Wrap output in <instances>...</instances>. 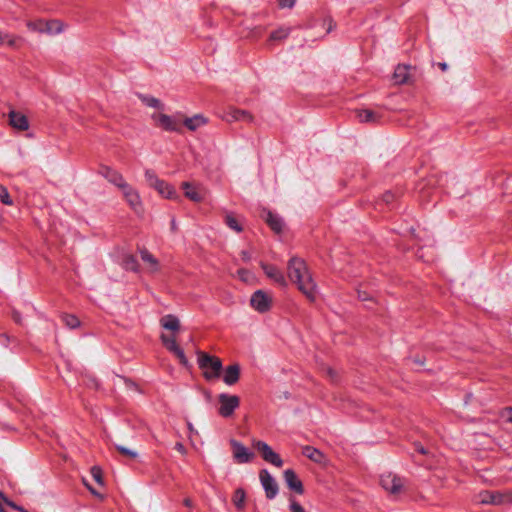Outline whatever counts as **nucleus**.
<instances>
[{
  "mask_svg": "<svg viewBox=\"0 0 512 512\" xmlns=\"http://www.w3.org/2000/svg\"><path fill=\"white\" fill-rule=\"evenodd\" d=\"M287 274L289 279L297 285L298 289L307 297L308 300H315L316 285L304 260L292 257L288 262Z\"/></svg>",
  "mask_w": 512,
  "mask_h": 512,
  "instance_id": "nucleus-1",
  "label": "nucleus"
},
{
  "mask_svg": "<svg viewBox=\"0 0 512 512\" xmlns=\"http://www.w3.org/2000/svg\"><path fill=\"white\" fill-rule=\"evenodd\" d=\"M197 362L199 368L203 370V375L207 380L216 379L220 376L223 368L220 358L203 351H198Z\"/></svg>",
  "mask_w": 512,
  "mask_h": 512,
  "instance_id": "nucleus-2",
  "label": "nucleus"
},
{
  "mask_svg": "<svg viewBox=\"0 0 512 512\" xmlns=\"http://www.w3.org/2000/svg\"><path fill=\"white\" fill-rule=\"evenodd\" d=\"M145 180L148 185L154 188L160 195L168 199H177L178 194L175 189L162 179H159L154 171H145Z\"/></svg>",
  "mask_w": 512,
  "mask_h": 512,
  "instance_id": "nucleus-3",
  "label": "nucleus"
},
{
  "mask_svg": "<svg viewBox=\"0 0 512 512\" xmlns=\"http://www.w3.org/2000/svg\"><path fill=\"white\" fill-rule=\"evenodd\" d=\"M152 120L154 121L157 127L168 131V132H182V127L180 123V115L178 116H169L164 113H153L151 115Z\"/></svg>",
  "mask_w": 512,
  "mask_h": 512,
  "instance_id": "nucleus-4",
  "label": "nucleus"
},
{
  "mask_svg": "<svg viewBox=\"0 0 512 512\" xmlns=\"http://www.w3.org/2000/svg\"><path fill=\"white\" fill-rule=\"evenodd\" d=\"M481 504L505 505L512 503V491H483L479 494Z\"/></svg>",
  "mask_w": 512,
  "mask_h": 512,
  "instance_id": "nucleus-5",
  "label": "nucleus"
},
{
  "mask_svg": "<svg viewBox=\"0 0 512 512\" xmlns=\"http://www.w3.org/2000/svg\"><path fill=\"white\" fill-rule=\"evenodd\" d=\"M218 412L222 417L228 418L233 415L235 409L240 405V398L236 395L222 393L218 396Z\"/></svg>",
  "mask_w": 512,
  "mask_h": 512,
  "instance_id": "nucleus-6",
  "label": "nucleus"
},
{
  "mask_svg": "<svg viewBox=\"0 0 512 512\" xmlns=\"http://www.w3.org/2000/svg\"><path fill=\"white\" fill-rule=\"evenodd\" d=\"M416 78V68L410 65H398L392 75V81L395 85L411 84Z\"/></svg>",
  "mask_w": 512,
  "mask_h": 512,
  "instance_id": "nucleus-7",
  "label": "nucleus"
},
{
  "mask_svg": "<svg viewBox=\"0 0 512 512\" xmlns=\"http://www.w3.org/2000/svg\"><path fill=\"white\" fill-rule=\"evenodd\" d=\"M254 448L260 453L261 457L268 463L280 468L283 461L280 456L272 450V448L265 442L257 440L253 442Z\"/></svg>",
  "mask_w": 512,
  "mask_h": 512,
  "instance_id": "nucleus-8",
  "label": "nucleus"
},
{
  "mask_svg": "<svg viewBox=\"0 0 512 512\" xmlns=\"http://www.w3.org/2000/svg\"><path fill=\"white\" fill-rule=\"evenodd\" d=\"M259 478L265 490L266 497L268 499L275 498L279 490L276 480L271 476V474L266 469L260 471Z\"/></svg>",
  "mask_w": 512,
  "mask_h": 512,
  "instance_id": "nucleus-9",
  "label": "nucleus"
},
{
  "mask_svg": "<svg viewBox=\"0 0 512 512\" xmlns=\"http://www.w3.org/2000/svg\"><path fill=\"white\" fill-rule=\"evenodd\" d=\"M272 298L262 290L253 293L250 299L251 306L258 312H266L271 305Z\"/></svg>",
  "mask_w": 512,
  "mask_h": 512,
  "instance_id": "nucleus-10",
  "label": "nucleus"
},
{
  "mask_svg": "<svg viewBox=\"0 0 512 512\" xmlns=\"http://www.w3.org/2000/svg\"><path fill=\"white\" fill-rule=\"evenodd\" d=\"M232 452H233V458L237 463H248L250 462L254 454L241 444L240 442L236 440L230 441Z\"/></svg>",
  "mask_w": 512,
  "mask_h": 512,
  "instance_id": "nucleus-11",
  "label": "nucleus"
},
{
  "mask_svg": "<svg viewBox=\"0 0 512 512\" xmlns=\"http://www.w3.org/2000/svg\"><path fill=\"white\" fill-rule=\"evenodd\" d=\"M406 480L397 475H393L391 480V486L386 487V496H389L393 500L399 499V497L406 491Z\"/></svg>",
  "mask_w": 512,
  "mask_h": 512,
  "instance_id": "nucleus-12",
  "label": "nucleus"
},
{
  "mask_svg": "<svg viewBox=\"0 0 512 512\" xmlns=\"http://www.w3.org/2000/svg\"><path fill=\"white\" fill-rule=\"evenodd\" d=\"M99 172L105 179H107L110 183L116 185L120 189H122L123 186L127 184L122 174L108 166H102Z\"/></svg>",
  "mask_w": 512,
  "mask_h": 512,
  "instance_id": "nucleus-13",
  "label": "nucleus"
},
{
  "mask_svg": "<svg viewBox=\"0 0 512 512\" xmlns=\"http://www.w3.org/2000/svg\"><path fill=\"white\" fill-rule=\"evenodd\" d=\"M123 196L135 212L141 211V201L139 194L128 183L121 189Z\"/></svg>",
  "mask_w": 512,
  "mask_h": 512,
  "instance_id": "nucleus-14",
  "label": "nucleus"
},
{
  "mask_svg": "<svg viewBox=\"0 0 512 512\" xmlns=\"http://www.w3.org/2000/svg\"><path fill=\"white\" fill-rule=\"evenodd\" d=\"M283 477L290 490H293L297 494H303V484L292 469L285 470L283 472Z\"/></svg>",
  "mask_w": 512,
  "mask_h": 512,
  "instance_id": "nucleus-15",
  "label": "nucleus"
},
{
  "mask_svg": "<svg viewBox=\"0 0 512 512\" xmlns=\"http://www.w3.org/2000/svg\"><path fill=\"white\" fill-rule=\"evenodd\" d=\"M9 124L18 130L25 131L29 128V123L25 115L17 111H10L8 114Z\"/></svg>",
  "mask_w": 512,
  "mask_h": 512,
  "instance_id": "nucleus-16",
  "label": "nucleus"
},
{
  "mask_svg": "<svg viewBox=\"0 0 512 512\" xmlns=\"http://www.w3.org/2000/svg\"><path fill=\"white\" fill-rule=\"evenodd\" d=\"M181 186L185 196L191 201L201 202L203 200L204 195L200 187H196L190 182H183Z\"/></svg>",
  "mask_w": 512,
  "mask_h": 512,
  "instance_id": "nucleus-17",
  "label": "nucleus"
},
{
  "mask_svg": "<svg viewBox=\"0 0 512 512\" xmlns=\"http://www.w3.org/2000/svg\"><path fill=\"white\" fill-rule=\"evenodd\" d=\"M262 269L270 279L274 280L279 285H287V281L283 273L277 267L268 264H262Z\"/></svg>",
  "mask_w": 512,
  "mask_h": 512,
  "instance_id": "nucleus-18",
  "label": "nucleus"
},
{
  "mask_svg": "<svg viewBox=\"0 0 512 512\" xmlns=\"http://www.w3.org/2000/svg\"><path fill=\"white\" fill-rule=\"evenodd\" d=\"M140 256L142 261L147 264L149 273H156L160 270L159 261L147 249H141Z\"/></svg>",
  "mask_w": 512,
  "mask_h": 512,
  "instance_id": "nucleus-19",
  "label": "nucleus"
},
{
  "mask_svg": "<svg viewBox=\"0 0 512 512\" xmlns=\"http://www.w3.org/2000/svg\"><path fill=\"white\" fill-rule=\"evenodd\" d=\"M253 117L252 115L245 111V110H240V109H236V108H231L228 112H227V115H226V120L227 121H245V122H250L252 121Z\"/></svg>",
  "mask_w": 512,
  "mask_h": 512,
  "instance_id": "nucleus-20",
  "label": "nucleus"
},
{
  "mask_svg": "<svg viewBox=\"0 0 512 512\" xmlns=\"http://www.w3.org/2000/svg\"><path fill=\"white\" fill-rule=\"evenodd\" d=\"M239 376L240 366L238 364H232L226 368L223 380L227 385H233L239 380Z\"/></svg>",
  "mask_w": 512,
  "mask_h": 512,
  "instance_id": "nucleus-21",
  "label": "nucleus"
},
{
  "mask_svg": "<svg viewBox=\"0 0 512 512\" xmlns=\"http://www.w3.org/2000/svg\"><path fill=\"white\" fill-rule=\"evenodd\" d=\"M302 454L315 463L321 464L325 460L324 454L320 450H318L312 446L303 447Z\"/></svg>",
  "mask_w": 512,
  "mask_h": 512,
  "instance_id": "nucleus-22",
  "label": "nucleus"
},
{
  "mask_svg": "<svg viewBox=\"0 0 512 512\" xmlns=\"http://www.w3.org/2000/svg\"><path fill=\"white\" fill-rule=\"evenodd\" d=\"M355 113L358 121L361 123H374L380 118V115H376L370 109H359Z\"/></svg>",
  "mask_w": 512,
  "mask_h": 512,
  "instance_id": "nucleus-23",
  "label": "nucleus"
},
{
  "mask_svg": "<svg viewBox=\"0 0 512 512\" xmlns=\"http://www.w3.org/2000/svg\"><path fill=\"white\" fill-rule=\"evenodd\" d=\"M206 123L205 118L202 115H195L193 117H187L183 120V124L190 131H195L199 127L203 126Z\"/></svg>",
  "mask_w": 512,
  "mask_h": 512,
  "instance_id": "nucleus-24",
  "label": "nucleus"
},
{
  "mask_svg": "<svg viewBox=\"0 0 512 512\" xmlns=\"http://www.w3.org/2000/svg\"><path fill=\"white\" fill-rule=\"evenodd\" d=\"M161 325L167 330L176 331L180 327V322L175 316L166 315L161 319Z\"/></svg>",
  "mask_w": 512,
  "mask_h": 512,
  "instance_id": "nucleus-25",
  "label": "nucleus"
},
{
  "mask_svg": "<svg viewBox=\"0 0 512 512\" xmlns=\"http://www.w3.org/2000/svg\"><path fill=\"white\" fill-rule=\"evenodd\" d=\"M64 25L59 20H50L45 24V33L48 35H56L63 31Z\"/></svg>",
  "mask_w": 512,
  "mask_h": 512,
  "instance_id": "nucleus-26",
  "label": "nucleus"
},
{
  "mask_svg": "<svg viewBox=\"0 0 512 512\" xmlns=\"http://www.w3.org/2000/svg\"><path fill=\"white\" fill-rule=\"evenodd\" d=\"M139 99L143 104H145L148 107H152L158 110H164V104L157 98L148 96V95H139Z\"/></svg>",
  "mask_w": 512,
  "mask_h": 512,
  "instance_id": "nucleus-27",
  "label": "nucleus"
},
{
  "mask_svg": "<svg viewBox=\"0 0 512 512\" xmlns=\"http://www.w3.org/2000/svg\"><path fill=\"white\" fill-rule=\"evenodd\" d=\"M246 494L242 488H238L235 490L232 502L238 510H243L245 507Z\"/></svg>",
  "mask_w": 512,
  "mask_h": 512,
  "instance_id": "nucleus-28",
  "label": "nucleus"
},
{
  "mask_svg": "<svg viewBox=\"0 0 512 512\" xmlns=\"http://www.w3.org/2000/svg\"><path fill=\"white\" fill-rule=\"evenodd\" d=\"M265 220L273 231L276 233L281 232L282 221L277 215H274L272 212H268Z\"/></svg>",
  "mask_w": 512,
  "mask_h": 512,
  "instance_id": "nucleus-29",
  "label": "nucleus"
},
{
  "mask_svg": "<svg viewBox=\"0 0 512 512\" xmlns=\"http://www.w3.org/2000/svg\"><path fill=\"white\" fill-rule=\"evenodd\" d=\"M225 224L232 230H234L235 232L237 233H240L243 229H242V226L241 224L238 222L237 218L232 215V214H229L227 213L225 215Z\"/></svg>",
  "mask_w": 512,
  "mask_h": 512,
  "instance_id": "nucleus-30",
  "label": "nucleus"
},
{
  "mask_svg": "<svg viewBox=\"0 0 512 512\" xmlns=\"http://www.w3.org/2000/svg\"><path fill=\"white\" fill-rule=\"evenodd\" d=\"M123 265L127 270L138 271L139 265L134 255L127 254L123 257Z\"/></svg>",
  "mask_w": 512,
  "mask_h": 512,
  "instance_id": "nucleus-31",
  "label": "nucleus"
},
{
  "mask_svg": "<svg viewBox=\"0 0 512 512\" xmlns=\"http://www.w3.org/2000/svg\"><path fill=\"white\" fill-rule=\"evenodd\" d=\"M161 340H162L164 346L172 353L179 348L174 336H168L166 334H162Z\"/></svg>",
  "mask_w": 512,
  "mask_h": 512,
  "instance_id": "nucleus-32",
  "label": "nucleus"
},
{
  "mask_svg": "<svg viewBox=\"0 0 512 512\" xmlns=\"http://www.w3.org/2000/svg\"><path fill=\"white\" fill-rule=\"evenodd\" d=\"M45 24H46V22L44 20L38 19L35 21H28L27 27L31 31L45 33Z\"/></svg>",
  "mask_w": 512,
  "mask_h": 512,
  "instance_id": "nucleus-33",
  "label": "nucleus"
},
{
  "mask_svg": "<svg viewBox=\"0 0 512 512\" xmlns=\"http://www.w3.org/2000/svg\"><path fill=\"white\" fill-rule=\"evenodd\" d=\"M61 318L63 323L70 329H74L80 325V321L74 315L63 314Z\"/></svg>",
  "mask_w": 512,
  "mask_h": 512,
  "instance_id": "nucleus-34",
  "label": "nucleus"
},
{
  "mask_svg": "<svg viewBox=\"0 0 512 512\" xmlns=\"http://www.w3.org/2000/svg\"><path fill=\"white\" fill-rule=\"evenodd\" d=\"M115 448L121 455H123L127 458L134 459L138 456V453L136 451H134L124 445L116 444Z\"/></svg>",
  "mask_w": 512,
  "mask_h": 512,
  "instance_id": "nucleus-35",
  "label": "nucleus"
},
{
  "mask_svg": "<svg viewBox=\"0 0 512 512\" xmlns=\"http://www.w3.org/2000/svg\"><path fill=\"white\" fill-rule=\"evenodd\" d=\"M289 33H290L289 28H280L271 33L270 40H272V41L282 40V39L286 38L289 35Z\"/></svg>",
  "mask_w": 512,
  "mask_h": 512,
  "instance_id": "nucleus-36",
  "label": "nucleus"
},
{
  "mask_svg": "<svg viewBox=\"0 0 512 512\" xmlns=\"http://www.w3.org/2000/svg\"><path fill=\"white\" fill-rule=\"evenodd\" d=\"M0 201L5 205H12L13 201L6 187L0 185Z\"/></svg>",
  "mask_w": 512,
  "mask_h": 512,
  "instance_id": "nucleus-37",
  "label": "nucleus"
},
{
  "mask_svg": "<svg viewBox=\"0 0 512 512\" xmlns=\"http://www.w3.org/2000/svg\"><path fill=\"white\" fill-rule=\"evenodd\" d=\"M5 42L9 46L14 47L15 44H16V39L13 36L9 35V34H5V33L0 32V44H3Z\"/></svg>",
  "mask_w": 512,
  "mask_h": 512,
  "instance_id": "nucleus-38",
  "label": "nucleus"
},
{
  "mask_svg": "<svg viewBox=\"0 0 512 512\" xmlns=\"http://www.w3.org/2000/svg\"><path fill=\"white\" fill-rule=\"evenodd\" d=\"M91 475L93 477V479L98 483V484H103V477H102V471L99 467H92L91 469Z\"/></svg>",
  "mask_w": 512,
  "mask_h": 512,
  "instance_id": "nucleus-39",
  "label": "nucleus"
},
{
  "mask_svg": "<svg viewBox=\"0 0 512 512\" xmlns=\"http://www.w3.org/2000/svg\"><path fill=\"white\" fill-rule=\"evenodd\" d=\"M173 354L178 358L179 362L183 366H188V360L183 352V350L179 347L177 350L173 352Z\"/></svg>",
  "mask_w": 512,
  "mask_h": 512,
  "instance_id": "nucleus-40",
  "label": "nucleus"
},
{
  "mask_svg": "<svg viewBox=\"0 0 512 512\" xmlns=\"http://www.w3.org/2000/svg\"><path fill=\"white\" fill-rule=\"evenodd\" d=\"M290 510L291 512H305L303 507L296 501H291Z\"/></svg>",
  "mask_w": 512,
  "mask_h": 512,
  "instance_id": "nucleus-41",
  "label": "nucleus"
},
{
  "mask_svg": "<svg viewBox=\"0 0 512 512\" xmlns=\"http://www.w3.org/2000/svg\"><path fill=\"white\" fill-rule=\"evenodd\" d=\"M296 0H279V6L281 8H292Z\"/></svg>",
  "mask_w": 512,
  "mask_h": 512,
  "instance_id": "nucleus-42",
  "label": "nucleus"
},
{
  "mask_svg": "<svg viewBox=\"0 0 512 512\" xmlns=\"http://www.w3.org/2000/svg\"><path fill=\"white\" fill-rule=\"evenodd\" d=\"M238 274H239V277L241 278L242 281L244 282H248L249 281V278H250V272L245 270V269H241L238 271Z\"/></svg>",
  "mask_w": 512,
  "mask_h": 512,
  "instance_id": "nucleus-43",
  "label": "nucleus"
},
{
  "mask_svg": "<svg viewBox=\"0 0 512 512\" xmlns=\"http://www.w3.org/2000/svg\"><path fill=\"white\" fill-rule=\"evenodd\" d=\"M358 298L361 301H370V302H372V298L370 297V295L366 291H358Z\"/></svg>",
  "mask_w": 512,
  "mask_h": 512,
  "instance_id": "nucleus-44",
  "label": "nucleus"
},
{
  "mask_svg": "<svg viewBox=\"0 0 512 512\" xmlns=\"http://www.w3.org/2000/svg\"><path fill=\"white\" fill-rule=\"evenodd\" d=\"M4 502L10 506L11 508L15 509V510H19L21 512H27L25 509H23L22 507L18 506L17 504H15L14 502L12 501H9L7 499L4 498Z\"/></svg>",
  "mask_w": 512,
  "mask_h": 512,
  "instance_id": "nucleus-45",
  "label": "nucleus"
},
{
  "mask_svg": "<svg viewBox=\"0 0 512 512\" xmlns=\"http://www.w3.org/2000/svg\"><path fill=\"white\" fill-rule=\"evenodd\" d=\"M503 416L506 418L508 422L512 423V408H506Z\"/></svg>",
  "mask_w": 512,
  "mask_h": 512,
  "instance_id": "nucleus-46",
  "label": "nucleus"
},
{
  "mask_svg": "<svg viewBox=\"0 0 512 512\" xmlns=\"http://www.w3.org/2000/svg\"><path fill=\"white\" fill-rule=\"evenodd\" d=\"M12 318L17 324H21V315L18 311L14 310L12 312Z\"/></svg>",
  "mask_w": 512,
  "mask_h": 512,
  "instance_id": "nucleus-47",
  "label": "nucleus"
},
{
  "mask_svg": "<svg viewBox=\"0 0 512 512\" xmlns=\"http://www.w3.org/2000/svg\"><path fill=\"white\" fill-rule=\"evenodd\" d=\"M175 449L180 452L181 454H185L186 453V449L184 447V445L180 442H177L176 445H175Z\"/></svg>",
  "mask_w": 512,
  "mask_h": 512,
  "instance_id": "nucleus-48",
  "label": "nucleus"
},
{
  "mask_svg": "<svg viewBox=\"0 0 512 512\" xmlns=\"http://www.w3.org/2000/svg\"><path fill=\"white\" fill-rule=\"evenodd\" d=\"M416 450L421 454H427V450L423 447V445L417 443L415 444Z\"/></svg>",
  "mask_w": 512,
  "mask_h": 512,
  "instance_id": "nucleus-49",
  "label": "nucleus"
},
{
  "mask_svg": "<svg viewBox=\"0 0 512 512\" xmlns=\"http://www.w3.org/2000/svg\"><path fill=\"white\" fill-rule=\"evenodd\" d=\"M327 373H328L329 377L331 378V380L334 381L336 379V372L333 369L328 368Z\"/></svg>",
  "mask_w": 512,
  "mask_h": 512,
  "instance_id": "nucleus-50",
  "label": "nucleus"
},
{
  "mask_svg": "<svg viewBox=\"0 0 512 512\" xmlns=\"http://www.w3.org/2000/svg\"><path fill=\"white\" fill-rule=\"evenodd\" d=\"M85 485L87 486V488L90 490V492H91L93 495H95V496H97V497H99V498H102V495H100V494H99L96 490H94L91 486H89L88 484H85Z\"/></svg>",
  "mask_w": 512,
  "mask_h": 512,
  "instance_id": "nucleus-51",
  "label": "nucleus"
},
{
  "mask_svg": "<svg viewBox=\"0 0 512 512\" xmlns=\"http://www.w3.org/2000/svg\"><path fill=\"white\" fill-rule=\"evenodd\" d=\"M241 256L244 261H248L250 259V255L247 251H242Z\"/></svg>",
  "mask_w": 512,
  "mask_h": 512,
  "instance_id": "nucleus-52",
  "label": "nucleus"
},
{
  "mask_svg": "<svg viewBox=\"0 0 512 512\" xmlns=\"http://www.w3.org/2000/svg\"><path fill=\"white\" fill-rule=\"evenodd\" d=\"M170 228L173 232L177 230V225L174 219L171 220Z\"/></svg>",
  "mask_w": 512,
  "mask_h": 512,
  "instance_id": "nucleus-53",
  "label": "nucleus"
},
{
  "mask_svg": "<svg viewBox=\"0 0 512 512\" xmlns=\"http://www.w3.org/2000/svg\"><path fill=\"white\" fill-rule=\"evenodd\" d=\"M184 505L187 506V507H192V500L189 499V498H186L184 500Z\"/></svg>",
  "mask_w": 512,
  "mask_h": 512,
  "instance_id": "nucleus-54",
  "label": "nucleus"
},
{
  "mask_svg": "<svg viewBox=\"0 0 512 512\" xmlns=\"http://www.w3.org/2000/svg\"><path fill=\"white\" fill-rule=\"evenodd\" d=\"M389 196H390V195H389V193L386 191V200H385L386 205H387V204H388V202H389Z\"/></svg>",
  "mask_w": 512,
  "mask_h": 512,
  "instance_id": "nucleus-55",
  "label": "nucleus"
},
{
  "mask_svg": "<svg viewBox=\"0 0 512 512\" xmlns=\"http://www.w3.org/2000/svg\"><path fill=\"white\" fill-rule=\"evenodd\" d=\"M188 428H189V430H190L191 432H193V431H194V428H193V426H192V424H191V423H189V424H188Z\"/></svg>",
  "mask_w": 512,
  "mask_h": 512,
  "instance_id": "nucleus-56",
  "label": "nucleus"
},
{
  "mask_svg": "<svg viewBox=\"0 0 512 512\" xmlns=\"http://www.w3.org/2000/svg\"><path fill=\"white\" fill-rule=\"evenodd\" d=\"M440 67L445 70L447 68V65L445 63L440 64Z\"/></svg>",
  "mask_w": 512,
  "mask_h": 512,
  "instance_id": "nucleus-57",
  "label": "nucleus"
},
{
  "mask_svg": "<svg viewBox=\"0 0 512 512\" xmlns=\"http://www.w3.org/2000/svg\"><path fill=\"white\" fill-rule=\"evenodd\" d=\"M331 28H332V21L330 20V26L328 28V31H331Z\"/></svg>",
  "mask_w": 512,
  "mask_h": 512,
  "instance_id": "nucleus-58",
  "label": "nucleus"
},
{
  "mask_svg": "<svg viewBox=\"0 0 512 512\" xmlns=\"http://www.w3.org/2000/svg\"><path fill=\"white\" fill-rule=\"evenodd\" d=\"M415 362L419 363L420 365H423V362H420L418 360H415Z\"/></svg>",
  "mask_w": 512,
  "mask_h": 512,
  "instance_id": "nucleus-59",
  "label": "nucleus"
}]
</instances>
